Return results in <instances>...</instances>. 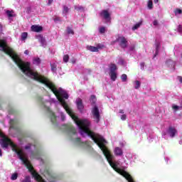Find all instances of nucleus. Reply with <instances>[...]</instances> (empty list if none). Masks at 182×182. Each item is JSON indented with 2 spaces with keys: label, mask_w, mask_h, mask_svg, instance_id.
<instances>
[{
  "label": "nucleus",
  "mask_w": 182,
  "mask_h": 182,
  "mask_svg": "<svg viewBox=\"0 0 182 182\" xmlns=\"http://www.w3.org/2000/svg\"><path fill=\"white\" fill-rule=\"evenodd\" d=\"M63 127L65 132L71 133V134H76V129L72 124H64Z\"/></svg>",
  "instance_id": "obj_7"
},
{
  "label": "nucleus",
  "mask_w": 182,
  "mask_h": 182,
  "mask_svg": "<svg viewBox=\"0 0 182 182\" xmlns=\"http://www.w3.org/2000/svg\"><path fill=\"white\" fill-rule=\"evenodd\" d=\"M0 48H1L2 52H4L6 55H8L11 58L14 62L18 66L19 69L28 76V77H31L33 80L36 82H39L40 83H43V85H46L47 87H49L53 93L55 94L57 99L61 103L63 107L65 109L68 114L70 116V117L74 120V122L77 124L80 129L82 130L84 133H87L90 129L89 127L90 126V122L87 121V119L79 120L77 116L73 114V111L69 106L66 101L64 99H69V95L66 93H63L62 90L56 88V86L53 82H50L48 78L45 77L44 76L40 75L38 72H35L31 69V63L29 62H23L22 60L18 56V55L14 52V50L11 48V47H8V44H6V41L5 40H0ZM64 97V99H63Z\"/></svg>",
  "instance_id": "obj_1"
},
{
  "label": "nucleus",
  "mask_w": 182,
  "mask_h": 182,
  "mask_svg": "<svg viewBox=\"0 0 182 182\" xmlns=\"http://www.w3.org/2000/svg\"><path fill=\"white\" fill-rule=\"evenodd\" d=\"M154 4H157L159 2V0H154Z\"/></svg>",
  "instance_id": "obj_53"
},
{
  "label": "nucleus",
  "mask_w": 182,
  "mask_h": 182,
  "mask_svg": "<svg viewBox=\"0 0 182 182\" xmlns=\"http://www.w3.org/2000/svg\"><path fill=\"white\" fill-rule=\"evenodd\" d=\"M0 137H2L1 139V147L3 149H6L9 145L11 146L12 148L13 151H15L16 153L17 156H18V159L21 160L23 162V164L26 166V167L28 168V171L31 173V175L38 182H46L39 173H38L35 169H33V166L31 165V162L29 160H28V158L25 156V154H23V151L22 149H18L16 146V144H14L12 142V140L11 139L6 137V136L4 135L2 132H0Z\"/></svg>",
  "instance_id": "obj_3"
},
{
  "label": "nucleus",
  "mask_w": 182,
  "mask_h": 182,
  "mask_svg": "<svg viewBox=\"0 0 182 182\" xmlns=\"http://www.w3.org/2000/svg\"><path fill=\"white\" fill-rule=\"evenodd\" d=\"M50 121L53 123V124H56V115L55 114V112L51 113Z\"/></svg>",
  "instance_id": "obj_21"
},
{
  "label": "nucleus",
  "mask_w": 182,
  "mask_h": 182,
  "mask_svg": "<svg viewBox=\"0 0 182 182\" xmlns=\"http://www.w3.org/2000/svg\"><path fill=\"white\" fill-rule=\"evenodd\" d=\"M126 119H127V116L126 114H122L121 116V119L122 120H126Z\"/></svg>",
  "instance_id": "obj_44"
},
{
  "label": "nucleus",
  "mask_w": 182,
  "mask_h": 182,
  "mask_svg": "<svg viewBox=\"0 0 182 182\" xmlns=\"http://www.w3.org/2000/svg\"><path fill=\"white\" fill-rule=\"evenodd\" d=\"M9 124H10V129H13L14 130H19V127H18V124H19V120L10 119Z\"/></svg>",
  "instance_id": "obj_8"
},
{
  "label": "nucleus",
  "mask_w": 182,
  "mask_h": 182,
  "mask_svg": "<svg viewBox=\"0 0 182 182\" xmlns=\"http://www.w3.org/2000/svg\"><path fill=\"white\" fill-rule=\"evenodd\" d=\"M121 79H122V82H126L127 80V75L123 74L121 76Z\"/></svg>",
  "instance_id": "obj_34"
},
{
  "label": "nucleus",
  "mask_w": 182,
  "mask_h": 182,
  "mask_svg": "<svg viewBox=\"0 0 182 182\" xmlns=\"http://www.w3.org/2000/svg\"><path fill=\"white\" fill-rule=\"evenodd\" d=\"M114 152L115 156H123V150L120 147H116Z\"/></svg>",
  "instance_id": "obj_15"
},
{
  "label": "nucleus",
  "mask_w": 182,
  "mask_h": 182,
  "mask_svg": "<svg viewBox=\"0 0 182 182\" xmlns=\"http://www.w3.org/2000/svg\"><path fill=\"white\" fill-rule=\"evenodd\" d=\"M119 113H120L121 114H123L124 113V111H123V109H120V110H119Z\"/></svg>",
  "instance_id": "obj_49"
},
{
  "label": "nucleus",
  "mask_w": 182,
  "mask_h": 182,
  "mask_svg": "<svg viewBox=\"0 0 182 182\" xmlns=\"http://www.w3.org/2000/svg\"><path fill=\"white\" fill-rule=\"evenodd\" d=\"M90 100L92 106H95V105H96V96L91 95Z\"/></svg>",
  "instance_id": "obj_23"
},
{
  "label": "nucleus",
  "mask_w": 182,
  "mask_h": 182,
  "mask_svg": "<svg viewBox=\"0 0 182 182\" xmlns=\"http://www.w3.org/2000/svg\"><path fill=\"white\" fill-rule=\"evenodd\" d=\"M141 26V21L139 23H136L133 27H132V31H136V29H139V27Z\"/></svg>",
  "instance_id": "obj_25"
},
{
  "label": "nucleus",
  "mask_w": 182,
  "mask_h": 182,
  "mask_svg": "<svg viewBox=\"0 0 182 182\" xmlns=\"http://www.w3.org/2000/svg\"><path fill=\"white\" fill-rule=\"evenodd\" d=\"M43 174L48 181L55 182L52 181V178H53V175L52 174V172L46 169Z\"/></svg>",
  "instance_id": "obj_9"
},
{
  "label": "nucleus",
  "mask_w": 182,
  "mask_h": 182,
  "mask_svg": "<svg viewBox=\"0 0 182 182\" xmlns=\"http://www.w3.org/2000/svg\"><path fill=\"white\" fill-rule=\"evenodd\" d=\"M153 25L154 26H157V25H159V21H157V20H154L153 22Z\"/></svg>",
  "instance_id": "obj_45"
},
{
  "label": "nucleus",
  "mask_w": 182,
  "mask_h": 182,
  "mask_svg": "<svg viewBox=\"0 0 182 182\" xmlns=\"http://www.w3.org/2000/svg\"><path fill=\"white\" fill-rule=\"evenodd\" d=\"M106 32V28L105 27L100 28V33H105Z\"/></svg>",
  "instance_id": "obj_39"
},
{
  "label": "nucleus",
  "mask_w": 182,
  "mask_h": 182,
  "mask_svg": "<svg viewBox=\"0 0 182 182\" xmlns=\"http://www.w3.org/2000/svg\"><path fill=\"white\" fill-rule=\"evenodd\" d=\"M109 76L111 77V80H112L113 82H115L116 79H117V74L116 73V72L109 73Z\"/></svg>",
  "instance_id": "obj_18"
},
{
  "label": "nucleus",
  "mask_w": 182,
  "mask_h": 182,
  "mask_svg": "<svg viewBox=\"0 0 182 182\" xmlns=\"http://www.w3.org/2000/svg\"><path fill=\"white\" fill-rule=\"evenodd\" d=\"M36 39H38V42L41 43V46H43V45L46 43V40L45 39V37L42 35H38L36 36Z\"/></svg>",
  "instance_id": "obj_14"
},
{
  "label": "nucleus",
  "mask_w": 182,
  "mask_h": 182,
  "mask_svg": "<svg viewBox=\"0 0 182 182\" xmlns=\"http://www.w3.org/2000/svg\"><path fill=\"white\" fill-rule=\"evenodd\" d=\"M76 105L78 110L80 112H82L83 109H85V106L83 105V101L82 100V99L78 98L76 101Z\"/></svg>",
  "instance_id": "obj_11"
},
{
  "label": "nucleus",
  "mask_w": 182,
  "mask_h": 182,
  "mask_svg": "<svg viewBox=\"0 0 182 182\" xmlns=\"http://www.w3.org/2000/svg\"><path fill=\"white\" fill-rule=\"evenodd\" d=\"M103 48H105V45H102V44H100V43L97 45V50H99V49H103Z\"/></svg>",
  "instance_id": "obj_37"
},
{
  "label": "nucleus",
  "mask_w": 182,
  "mask_h": 182,
  "mask_svg": "<svg viewBox=\"0 0 182 182\" xmlns=\"http://www.w3.org/2000/svg\"><path fill=\"white\" fill-rule=\"evenodd\" d=\"M2 109V107L1 106V104H0V109Z\"/></svg>",
  "instance_id": "obj_55"
},
{
  "label": "nucleus",
  "mask_w": 182,
  "mask_h": 182,
  "mask_svg": "<svg viewBox=\"0 0 182 182\" xmlns=\"http://www.w3.org/2000/svg\"><path fill=\"white\" fill-rule=\"evenodd\" d=\"M9 113H10L11 114H14V112H13V111L9 110Z\"/></svg>",
  "instance_id": "obj_54"
},
{
  "label": "nucleus",
  "mask_w": 182,
  "mask_h": 182,
  "mask_svg": "<svg viewBox=\"0 0 182 182\" xmlns=\"http://www.w3.org/2000/svg\"><path fill=\"white\" fill-rule=\"evenodd\" d=\"M116 70H117V65H116V64L111 63L109 65L110 73H114V72H116Z\"/></svg>",
  "instance_id": "obj_16"
},
{
  "label": "nucleus",
  "mask_w": 182,
  "mask_h": 182,
  "mask_svg": "<svg viewBox=\"0 0 182 182\" xmlns=\"http://www.w3.org/2000/svg\"><path fill=\"white\" fill-rule=\"evenodd\" d=\"M179 82L182 83V77H179Z\"/></svg>",
  "instance_id": "obj_51"
},
{
  "label": "nucleus",
  "mask_w": 182,
  "mask_h": 182,
  "mask_svg": "<svg viewBox=\"0 0 182 182\" xmlns=\"http://www.w3.org/2000/svg\"><path fill=\"white\" fill-rule=\"evenodd\" d=\"M86 134L91 137L93 141L97 144L98 147H100V150H102L104 156H105L109 166H111V167L115 171H117V173L124 177L128 182H135L133 177H132V175L127 173V171L117 167V164L113 162L112 160L114 156L110 153L109 149H107V146L105 144V143H106V139H105L103 136H101L100 135H95V132H92L91 130L86 132Z\"/></svg>",
  "instance_id": "obj_2"
},
{
  "label": "nucleus",
  "mask_w": 182,
  "mask_h": 182,
  "mask_svg": "<svg viewBox=\"0 0 182 182\" xmlns=\"http://www.w3.org/2000/svg\"><path fill=\"white\" fill-rule=\"evenodd\" d=\"M31 31L32 32H42L43 31V28L41 26H37V25H33L31 26Z\"/></svg>",
  "instance_id": "obj_13"
},
{
  "label": "nucleus",
  "mask_w": 182,
  "mask_h": 182,
  "mask_svg": "<svg viewBox=\"0 0 182 182\" xmlns=\"http://www.w3.org/2000/svg\"><path fill=\"white\" fill-rule=\"evenodd\" d=\"M148 8L149 9H153V1L149 0L148 1Z\"/></svg>",
  "instance_id": "obj_33"
},
{
  "label": "nucleus",
  "mask_w": 182,
  "mask_h": 182,
  "mask_svg": "<svg viewBox=\"0 0 182 182\" xmlns=\"http://www.w3.org/2000/svg\"><path fill=\"white\" fill-rule=\"evenodd\" d=\"M31 147H32V144H28L27 146H25L26 150L31 149Z\"/></svg>",
  "instance_id": "obj_41"
},
{
  "label": "nucleus",
  "mask_w": 182,
  "mask_h": 182,
  "mask_svg": "<svg viewBox=\"0 0 182 182\" xmlns=\"http://www.w3.org/2000/svg\"><path fill=\"white\" fill-rule=\"evenodd\" d=\"M61 119L63 121L65 120V115H61Z\"/></svg>",
  "instance_id": "obj_50"
},
{
  "label": "nucleus",
  "mask_w": 182,
  "mask_h": 182,
  "mask_svg": "<svg viewBox=\"0 0 182 182\" xmlns=\"http://www.w3.org/2000/svg\"><path fill=\"white\" fill-rule=\"evenodd\" d=\"M6 14L9 16V18H12V16H14V14H12V12L9 10L6 11Z\"/></svg>",
  "instance_id": "obj_35"
},
{
  "label": "nucleus",
  "mask_w": 182,
  "mask_h": 182,
  "mask_svg": "<svg viewBox=\"0 0 182 182\" xmlns=\"http://www.w3.org/2000/svg\"><path fill=\"white\" fill-rule=\"evenodd\" d=\"M0 157H2V149H0Z\"/></svg>",
  "instance_id": "obj_52"
},
{
  "label": "nucleus",
  "mask_w": 182,
  "mask_h": 182,
  "mask_svg": "<svg viewBox=\"0 0 182 182\" xmlns=\"http://www.w3.org/2000/svg\"><path fill=\"white\" fill-rule=\"evenodd\" d=\"M100 16H101V18H103L104 19H105V21H107L108 22H110V21H112V16H110V13H109V11L107 10H102L100 13Z\"/></svg>",
  "instance_id": "obj_5"
},
{
  "label": "nucleus",
  "mask_w": 182,
  "mask_h": 182,
  "mask_svg": "<svg viewBox=\"0 0 182 182\" xmlns=\"http://www.w3.org/2000/svg\"><path fill=\"white\" fill-rule=\"evenodd\" d=\"M63 62H65V63H68L69 62V55H65L63 56Z\"/></svg>",
  "instance_id": "obj_32"
},
{
  "label": "nucleus",
  "mask_w": 182,
  "mask_h": 182,
  "mask_svg": "<svg viewBox=\"0 0 182 182\" xmlns=\"http://www.w3.org/2000/svg\"><path fill=\"white\" fill-rule=\"evenodd\" d=\"M168 133L170 136V137H175L176 136V134L177 133V129H176V128L173 127H169L168 129Z\"/></svg>",
  "instance_id": "obj_12"
},
{
  "label": "nucleus",
  "mask_w": 182,
  "mask_h": 182,
  "mask_svg": "<svg viewBox=\"0 0 182 182\" xmlns=\"http://www.w3.org/2000/svg\"><path fill=\"white\" fill-rule=\"evenodd\" d=\"M53 2V0H48V6H50V5H52Z\"/></svg>",
  "instance_id": "obj_46"
},
{
  "label": "nucleus",
  "mask_w": 182,
  "mask_h": 182,
  "mask_svg": "<svg viewBox=\"0 0 182 182\" xmlns=\"http://www.w3.org/2000/svg\"><path fill=\"white\" fill-rule=\"evenodd\" d=\"M135 89H139L140 87V81L139 80H136L135 81Z\"/></svg>",
  "instance_id": "obj_36"
},
{
  "label": "nucleus",
  "mask_w": 182,
  "mask_h": 182,
  "mask_svg": "<svg viewBox=\"0 0 182 182\" xmlns=\"http://www.w3.org/2000/svg\"><path fill=\"white\" fill-rule=\"evenodd\" d=\"M41 58H34L33 59V65H36L37 66H39V65H41Z\"/></svg>",
  "instance_id": "obj_20"
},
{
  "label": "nucleus",
  "mask_w": 182,
  "mask_h": 182,
  "mask_svg": "<svg viewBox=\"0 0 182 182\" xmlns=\"http://www.w3.org/2000/svg\"><path fill=\"white\" fill-rule=\"evenodd\" d=\"M32 157H39V151L34 152L33 151H31Z\"/></svg>",
  "instance_id": "obj_30"
},
{
  "label": "nucleus",
  "mask_w": 182,
  "mask_h": 182,
  "mask_svg": "<svg viewBox=\"0 0 182 182\" xmlns=\"http://www.w3.org/2000/svg\"><path fill=\"white\" fill-rule=\"evenodd\" d=\"M54 21L55 22H62V20L60 19V17L56 16L55 18H54Z\"/></svg>",
  "instance_id": "obj_40"
},
{
  "label": "nucleus",
  "mask_w": 182,
  "mask_h": 182,
  "mask_svg": "<svg viewBox=\"0 0 182 182\" xmlns=\"http://www.w3.org/2000/svg\"><path fill=\"white\" fill-rule=\"evenodd\" d=\"M18 178V173H14L11 175V180L15 181Z\"/></svg>",
  "instance_id": "obj_31"
},
{
  "label": "nucleus",
  "mask_w": 182,
  "mask_h": 182,
  "mask_svg": "<svg viewBox=\"0 0 182 182\" xmlns=\"http://www.w3.org/2000/svg\"><path fill=\"white\" fill-rule=\"evenodd\" d=\"M172 109L177 112L179 109H182V107H179L178 105H172Z\"/></svg>",
  "instance_id": "obj_29"
},
{
  "label": "nucleus",
  "mask_w": 182,
  "mask_h": 182,
  "mask_svg": "<svg viewBox=\"0 0 182 182\" xmlns=\"http://www.w3.org/2000/svg\"><path fill=\"white\" fill-rule=\"evenodd\" d=\"M27 38H28V33L23 32L21 33V41H26Z\"/></svg>",
  "instance_id": "obj_24"
},
{
  "label": "nucleus",
  "mask_w": 182,
  "mask_h": 182,
  "mask_svg": "<svg viewBox=\"0 0 182 182\" xmlns=\"http://www.w3.org/2000/svg\"><path fill=\"white\" fill-rule=\"evenodd\" d=\"M50 67L53 72H56L58 65L55 63L50 64Z\"/></svg>",
  "instance_id": "obj_27"
},
{
  "label": "nucleus",
  "mask_w": 182,
  "mask_h": 182,
  "mask_svg": "<svg viewBox=\"0 0 182 182\" xmlns=\"http://www.w3.org/2000/svg\"><path fill=\"white\" fill-rule=\"evenodd\" d=\"M75 141L76 143L78 144V146H80V147H89V142L87 141H82V139L80 137H77L75 139Z\"/></svg>",
  "instance_id": "obj_10"
},
{
  "label": "nucleus",
  "mask_w": 182,
  "mask_h": 182,
  "mask_svg": "<svg viewBox=\"0 0 182 182\" xmlns=\"http://www.w3.org/2000/svg\"><path fill=\"white\" fill-rule=\"evenodd\" d=\"M178 32L181 33V32H182V26L181 25H178Z\"/></svg>",
  "instance_id": "obj_42"
},
{
  "label": "nucleus",
  "mask_w": 182,
  "mask_h": 182,
  "mask_svg": "<svg viewBox=\"0 0 182 182\" xmlns=\"http://www.w3.org/2000/svg\"><path fill=\"white\" fill-rule=\"evenodd\" d=\"M22 182H31V176H26L25 179Z\"/></svg>",
  "instance_id": "obj_38"
},
{
  "label": "nucleus",
  "mask_w": 182,
  "mask_h": 182,
  "mask_svg": "<svg viewBox=\"0 0 182 182\" xmlns=\"http://www.w3.org/2000/svg\"><path fill=\"white\" fill-rule=\"evenodd\" d=\"M63 14H68L69 13V7H68L66 5H64L63 6Z\"/></svg>",
  "instance_id": "obj_26"
},
{
  "label": "nucleus",
  "mask_w": 182,
  "mask_h": 182,
  "mask_svg": "<svg viewBox=\"0 0 182 182\" xmlns=\"http://www.w3.org/2000/svg\"><path fill=\"white\" fill-rule=\"evenodd\" d=\"M74 8L77 12H83L85 11V7L82 6H75Z\"/></svg>",
  "instance_id": "obj_22"
},
{
  "label": "nucleus",
  "mask_w": 182,
  "mask_h": 182,
  "mask_svg": "<svg viewBox=\"0 0 182 182\" xmlns=\"http://www.w3.org/2000/svg\"><path fill=\"white\" fill-rule=\"evenodd\" d=\"M92 114L96 123H99L100 122V112H99V107H97V106L95 105L92 108Z\"/></svg>",
  "instance_id": "obj_4"
},
{
  "label": "nucleus",
  "mask_w": 182,
  "mask_h": 182,
  "mask_svg": "<svg viewBox=\"0 0 182 182\" xmlns=\"http://www.w3.org/2000/svg\"><path fill=\"white\" fill-rule=\"evenodd\" d=\"M66 32L68 35H75V31H73V28L72 27L68 26L66 28Z\"/></svg>",
  "instance_id": "obj_19"
},
{
  "label": "nucleus",
  "mask_w": 182,
  "mask_h": 182,
  "mask_svg": "<svg viewBox=\"0 0 182 182\" xmlns=\"http://www.w3.org/2000/svg\"><path fill=\"white\" fill-rule=\"evenodd\" d=\"M24 53H25V55H29V50H26L24 51Z\"/></svg>",
  "instance_id": "obj_47"
},
{
  "label": "nucleus",
  "mask_w": 182,
  "mask_h": 182,
  "mask_svg": "<svg viewBox=\"0 0 182 182\" xmlns=\"http://www.w3.org/2000/svg\"><path fill=\"white\" fill-rule=\"evenodd\" d=\"M87 50H90V52H99V50H97V47L88 46H87Z\"/></svg>",
  "instance_id": "obj_17"
},
{
  "label": "nucleus",
  "mask_w": 182,
  "mask_h": 182,
  "mask_svg": "<svg viewBox=\"0 0 182 182\" xmlns=\"http://www.w3.org/2000/svg\"><path fill=\"white\" fill-rule=\"evenodd\" d=\"M117 42H119V46H121L122 49L127 48V40L124 36L118 37Z\"/></svg>",
  "instance_id": "obj_6"
},
{
  "label": "nucleus",
  "mask_w": 182,
  "mask_h": 182,
  "mask_svg": "<svg viewBox=\"0 0 182 182\" xmlns=\"http://www.w3.org/2000/svg\"><path fill=\"white\" fill-rule=\"evenodd\" d=\"M140 66H141V70H144L145 63H141Z\"/></svg>",
  "instance_id": "obj_43"
},
{
  "label": "nucleus",
  "mask_w": 182,
  "mask_h": 182,
  "mask_svg": "<svg viewBox=\"0 0 182 182\" xmlns=\"http://www.w3.org/2000/svg\"><path fill=\"white\" fill-rule=\"evenodd\" d=\"M159 48H160V44L156 45V52L159 50Z\"/></svg>",
  "instance_id": "obj_48"
},
{
  "label": "nucleus",
  "mask_w": 182,
  "mask_h": 182,
  "mask_svg": "<svg viewBox=\"0 0 182 182\" xmlns=\"http://www.w3.org/2000/svg\"><path fill=\"white\" fill-rule=\"evenodd\" d=\"M175 15H181L182 14V10L180 9H176L174 11Z\"/></svg>",
  "instance_id": "obj_28"
}]
</instances>
